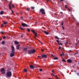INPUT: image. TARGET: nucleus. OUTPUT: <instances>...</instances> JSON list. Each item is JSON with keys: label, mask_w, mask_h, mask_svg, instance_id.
Returning a JSON list of instances; mask_svg holds the SVG:
<instances>
[{"label": "nucleus", "mask_w": 79, "mask_h": 79, "mask_svg": "<svg viewBox=\"0 0 79 79\" xmlns=\"http://www.w3.org/2000/svg\"><path fill=\"white\" fill-rule=\"evenodd\" d=\"M12 53H10V56L11 57H13L15 56V48L13 46H12V51H11Z\"/></svg>", "instance_id": "1"}, {"label": "nucleus", "mask_w": 79, "mask_h": 79, "mask_svg": "<svg viewBox=\"0 0 79 79\" xmlns=\"http://www.w3.org/2000/svg\"><path fill=\"white\" fill-rule=\"evenodd\" d=\"M35 49H33L29 50L28 51V53L29 54H33L35 53Z\"/></svg>", "instance_id": "2"}, {"label": "nucleus", "mask_w": 79, "mask_h": 79, "mask_svg": "<svg viewBox=\"0 0 79 79\" xmlns=\"http://www.w3.org/2000/svg\"><path fill=\"white\" fill-rule=\"evenodd\" d=\"M12 76L11 72L10 71H9L7 72V77H11Z\"/></svg>", "instance_id": "3"}, {"label": "nucleus", "mask_w": 79, "mask_h": 79, "mask_svg": "<svg viewBox=\"0 0 79 79\" xmlns=\"http://www.w3.org/2000/svg\"><path fill=\"white\" fill-rule=\"evenodd\" d=\"M40 13H42V14L43 15H45L46 13L45 12V10L44 9H41L40 10Z\"/></svg>", "instance_id": "4"}, {"label": "nucleus", "mask_w": 79, "mask_h": 79, "mask_svg": "<svg viewBox=\"0 0 79 79\" xmlns=\"http://www.w3.org/2000/svg\"><path fill=\"white\" fill-rule=\"evenodd\" d=\"M31 31L34 34H35V37H34V38L35 39H36V37L37 36V33H36L35 31L32 30Z\"/></svg>", "instance_id": "5"}, {"label": "nucleus", "mask_w": 79, "mask_h": 79, "mask_svg": "<svg viewBox=\"0 0 79 79\" xmlns=\"http://www.w3.org/2000/svg\"><path fill=\"white\" fill-rule=\"evenodd\" d=\"M1 72L3 74H4L5 73V69L4 68L1 69Z\"/></svg>", "instance_id": "6"}, {"label": "nucleus", "mask_w": 79, "mask_h": 79, "mask_svg": "<svg viewBox=\"0 0 79 79\" xmlns=\"http://www.w3.org/2000/svg\"><path fill=\"white\" fill-rule=\"evenodd\" d=\"M11 2H10V3L9 4V9H10V10H11V11L12 12V13H14V11H13L12 10V9H11V6H10V5H11Z\"/></svg>", "instance_id": "7"}, {"label": "nucleus", "mask_w": 79, "mask_h": 79, "mask_svg": "<svg viewBox=\"0 0 79 79\" xmlns=\"http://www.w3.org/2000/svg\"><path fill=\"white\" fill-rule=\"evenodd\" d=\"M41 58H46L47 57V56L46 55H41Z\"/></svg>", "instance_id": "8"}, {"label": "nucleus", "mask_w": 79, "mask_h": 79, "mask_svg": "<svg viewBox=\"0 0 79 79\" xmlns=\"http://www.w3.org/2000/svg\"><path fill=\"white\" fill-rule=\"evenodd\" d=\"M22 25L23 27H27L28 25L26 23H22Z\"/></svg>", "instance_id": "9"}, {"label": "nucleus", "mask_w": 79, "mask_h": 79, "mask_svg": "<svg viewBox=\"0 0 79 79\" xmlns=\"http://www.w3.org/2000/svg\"><path fill=\"white\" fill-rule=\"evenodd\" d=\"M30 68L31 69H34L35 67L33 65H30Z\"/></svg>", "instance_id": "10"}, {"label": "nucleus", "mask_w": 79, "mask_h": 79, "mask_svg": "<svg viewBox=\"0 0 79 79\" xmlns=\"http://www.w3.org/2000/svg\"><path fill=\"white\" fill-rule=\"evenodd\" d=\"M43 32L46 35H48L49 34V32L45 31H44Z\"/></svg>", "instance_id": "11"}, {"label": "nucleus", "mask_w": 79, "mask_h": 79, "mask_svg": "<svg viewBox=\"0 0 79 79\" xmlns=\"http://www.w3.org/2000/svg\"><path fill=\"white\" fill-rule=\"evenodd\" d=\"M67 61L69 63H72V60L70 59H68L67 60Z\"/></svg>", "instance_id": "12"}, {"label": "nucleus", "mask_w": 79, "mask_h": 79, "mask_svg": "<svg viewBox=\"0 0 79 79\" xmlns=\"http://www.w3.org/2000/svg\"><path fill=\"white\" fill-rule=\"evenodd\" d=\"M14 43H15V44L16 45H17V44H19V42L17 41H14Z\"/></svg>", "instance_id": "13"}, {"label": "nucleus", "mask_w": 79, "mask_h": 79, "mask_svg": "<svg viewBox=\"0 0 79 79\" xmlns=\"http://www.w3.org/2000/svg\"><path fill=\"white\" fill-rule=\"evenodd\" d=\"M20 46V44L18 45L17 46V49L19 50V47Z\"/></svg>", "instance_id": "14"}, {"label": "nucleus", "mask_w": 79, "mask_h": 79, "mask_svg": "<svg viewBox=\"0 0 79 79\" xmlns=\"http://www.w3.org/2000/svg\"><path fill=\"white\" fill-rule=\"evenodd\" d=\"M31 9L33 10H34V9H35V7H34L31 6Z\"/></svg>", "instance_id": "15"}, {"label": "nucleus", "mask_w": 79, "mask_h": 79, "mask_svg": "<svg viewBox=\"0 0 79 79\" xmlns=\"http://www.w3.org/2000/svg\"><path fill=\"white\" fill-rule=\"evenodd\" d=\"M4 13V12L3 11H2L1 12V13H0V14L1 15H3Z\"/></svg>", "instance_id": "16"}, {"label": "nucleus", "mask_w": 79, "mask_h": 79, "mask_svg": "<svg viewBox=\"0 0 79 79\" xmlns=\"http://www.w3.org/2000/svg\"><path fill=\"white\" fill-rule=\"evenodd\" d=\"M55 38L56 39L58 40H59V38L57 36H55Z\"/></svg>", "instance_id": "17"}, {"label": "nucleus", "mask_w": 79, "mask_h": 79, "mask_svg": "<svg viewBox=\"0 0 79 79\" xmlns=\"http://www.w3.org/2000/svg\"><path fill=\"white\" fill-rule=\"evenodd\" d=\"M54 59L55 60H58V58L57 57H54Z\"/></svg>", "instance_id": "18"}, {"label": "nucleus", "mask_w": 79, "mask_h": 79, "mask_svg": "<svg viewBox=\"0 0 79 79\" xmlns=\"http://www.w3.org/2000/svg\"><path fill=\"white\" fill-rule=\"evenodd\" d=\"M24 71L26 72H27V70L26 69H24Z\"/></svg>", "instance_id": "19"}, {"label": "nucleus", "mask_w": 79, "mask_h": 79, "mask_svg": "<svg viewBox=\"0 0 79 79\" xmlns=\"http://www.w3.org/2000/svg\"><path fill=\"white\" fill-rule=\"evenodd\" d=\"M60 56H64V54L63 52H62V54H60Z\"/></svg>", "instance_id": "20"}, {"label": "nucleus", "mask_w": 79, "mask_h": 79, "mask_svg": "<svg viewBox=\"0 0 79 79\" xmlns=\"http://www.w3.org/2000/svg\"><path fill=\"white\" fill-rule=\"evenodd\" d=\"M55 76L56 79H59V78L56 75H55Z\"/></svg>", "instance_id": "21"}, {"label": "nucleus", "mask_w": 79, "mask_h": 79, "mask_svg": "<svg viewBox=\"0 0 79 79\" xmlns=\"http://www.w3.org/2000/svg\"><path fill=\"white\" fill-rule=\"evenodd\" d=\"M7 23L6 22H4V24L5 25Z\"/></svg>", "instance_id": "22"}, {"label": "nucleus", "mask_w": 79, "mask_h": 79, "mask_svg": "<svg viewBox=\"0 0 79 79\" xmlns=\"http://www.w3.org/2000/svg\"><path fill=\"white\" fill-rule=\"evenodd\" d=\"M27 50V48H25L23 49V50L25 51H26Z\"/></svg>", "instance_id": "23"}, {"label": "nucleus", "mask_w": 79, "mask_h": 79, "mask_svg": "<svg viewBox=\"0 0 79 79\" xmlns=\"http://www.w3.org/2000/svg\"><path fill=\"white\" fill-rule=\"evenodd\" d=\"M56 42H57L58 44H59V40H56Z\"/></svg>", "instance_id": "24"}, {"label": "nucleus", "mask_w": 79, "mask_h": 79, "mask_svg": "<svg viewBox=\"0 0 79 79\" xmlns=\"http://www.w3.org/2000/svg\"><path fill=\"white\" fill-rule=\"evenodd\" d=\"M27 31L30 32V30L28 28L27 29Z\"/></svg>", "instance_id": "25"}, {"label": "nucleus", "mask_w": 79, "mask_h": 79, "mask_svg": "<svg viewBox=\"0 0 79 79\" xmlns=\"http://www.w3.org/2000/svg\"><path fill=\"white\" fill-rule=\"evenodd\" d=\"M5 44V43L4 41H2V44Z\"/></svg>", "instance_id": "26"}, {"label": "nucleus", "mask_w": 79, "mask_h": 79, "mask_svg": "<svg viewBox=\"0 0 79 79\" xmlns=\"http://www.w3.org/2000/svg\"><path fill=\"white\" fill-rule=\"evenodd\" d=\"M54 71H55V70L54 69H53L52 70V72L53 73H54Z\"/></svg>", "instance_id": "27"}, {"label": "nucleus", "mask_w": 79, "mask_h": 79, "mask_svg": "<svg viewBox=\"0 0 79 79\" xmlns=\"http://www.w3.org/2000/svg\"><path fill=\"white\" fill-rule=\"evenodd\" d=\"M37 58H38V59H39V58L41 59V58H40V56H37Z\"/></svg>", "instance_id": "28"}, {"label": "nucleus", "mask_w": 79, "mask_h": 79, "mask_svg": "<svg viewBox=\"0 0 79 79\" xmlns=\"http://www.w3.org/2000/svg\"><path fill=\"white\" fill-rule=\"evenodd\" d=\"M27 11H29L30 10V8H27Z\"/></svg>", "instance_id": "29"}, {"label": "nucleus", "mask_w": 79, "mask_h": 79, "mask_svg": "<svg viewBox=\"0 0 79 79\" xmlns=\"http://www.w3.org/2000/svg\"><path fill=\"white\" fill-rule=\"evenodd\" d=\"M51 75L52 76H54V74H53V73H51Z\"/></svg>", "instance_id": "30"}, {"label": "nucleus", "mask_w": 79, "mask_h": 79, "mask_svg": "<svg viewBox=\"0 0 79 79\" xmlns=\"http://www.w3.org/2000/svg\"><path fill=\"white\" fill-rule=\"evenodd\" d=\"M59 44L60 45H63V44H61V43H59Z\"/></svg>", "instance_id": "31"}, {"label": "nucleus", "mask_w": 79, "mask_h": 79, "mask_svg": "<svg viewBox=\"0 0 79 79\" xmlns=\"http://www.w3.org/2000/svg\"><path fill=\"white\" fill-rule=\"evenodd\" d=\"M62 61L63 62H65V60H64V59H63V60H62Z\"/></svg>", "instance_id": "32"}, {"label": "nucleus", "mask_w": 79, "mask_h": 79, "mask_svg": "<svg viewBox=\"0 0 79 79\" xmlns=\"http://www.w3.org/2000/svg\"><path fill=\"white\" fill-rule=\"evenodd\" d=\"M6 38V37L5 36H4L3 37V39H5Z\"/></svg>", "instance_id": "33"}, {"label": "nucleus", "mask_w": 79, "mask_h": 79, "mask_svg": "<svg viewBox=\"0 0 79 79\" xmlns=\"http://www.w3.org/2000/svg\"><path fill=\"white\" fill-rule=\"evenodd\" d=\"M39 70L40 71H42V69H40Z\"/></svg>", "instance_id": "34"}, {"label": "nucleus", "mask_w": 79, "mask_h": 79, "mask_svg": "<svg viewBox=\"0 0 79 79\" xmlns=\"http://www.w3.org/2000/svg\"><path fill=\"white\" fill-rule=\"evenodd\" d=\"M51 56H52L53 57H55V56L53 55L52 54H51Z\"/></svg>", "instance_id": "35"}, {"label": "nucleus", "mask_w": 79, "mask_h": 79, "mask_svg": "<svg viewBox=\"0 0 79 79\" xmlns=\"http://www.w3.org/2000/svg\"><path fill=\"white\" fill-rule=\"evenodd\" d=\"M24 35L23 34H22V35H21V38H22Z\"/></svg>", "instance_id": "36"}, {"label": "nucleus", "mask_w": 79, "mask_h": 79, "mask_svg": "<svg viewBox=\"0 0 79 79\" xmlns=\"http://www.w3.org/2000/svg\"><path fill=\"white\" fill-rule=\"evenodd\" d=\"M20 29L22 30H24V29L22 27H20Z\"/></svg>", "instance_id": "37"}, {"label": "nucleus", "mask_w": 79, "mask_h": 79, "mask_svg": "<svg viewBox=\"0 0 79 79\" xmlns=\"http://www.w3.org/2000/svg\"><path fill=\"white\" fill-rule=\"evenodd\" d=\"M68 10H69V12H70L71 11V10L70 9H68Z\"/></svg>", "instance_id": "38"}, {"label": "nucleus", "mask_w": 79, "mask_h": 79, "mask_svg": "<svg viewBox=\"0 0 79 79\" xmlns=\"http://www.w3.org/2000/svg\"><path fill=\"white\" fill-rule=\"evenodd\" d=\"M63 25H64V23L63 22H62L61 23V25L63 26Z\"/></svg>", "instance_id": "39"}, {"label": "nucleus", "mask_w": 79, "mask_h": 79, "mask_svg": "<svg viewBox=\"0 0 79 79\" xmlns=\"http://www.w3.org/2000/svg\"><path fill=\"white\" fill-rule=\"evenodd\" d=\"M12 8H14V5H12Z\"/></svg>", "instance_id": "40"}, {"label": "nucleus", "mask_w": 79, "mask_h": 79, "mask_svg": "<svg viewBox=\"0 0 79 79\" xmlns=\"http://www.w3.org/2000/svg\"><path fill=\"white\" fill-rule=\"evenodd\" d=\"M20 19H21L23 20V17H21L20 18Z\"/></svg>", "instance_id": "41"}, {"label": "nucleus", "mask_w": 79, "mask_h": 79, "mask_svg": "<svg viewBox=\"0 0 79 79\" xmlns=\"http://www.w3.org/2000/svg\"><path fill=\"white\" fill-rule=\"evenodd\" d=\"M61 48V47L60 46H59V49L60 50Z\"/></svg>", "instance_id": "42"}, {"label": "nucleus", "mask_w": 79, "mask_h": 79, "mask_svg": "<svg viewBox=\"0 0 79 79\" xmlns=\"http://www.w3.org/2000/svg\"><path fill=\"white\" fill-rule=\"evenodd\" d=\"M1 33L2 34H3L4 32L3 31H1Z\"/></svg>", "instance_id": "43"}, {"label": "nucleus", "mask_w": 79, "mask_h": 79, "mask_svg": "<svg viewBox=\"0 0 79 79\" xmlns=\"http://www.w3.org/2000/svg\"><path fill=\"white\" fill-rule=\"evenodd\" d=\"M3 26V24H2L1 25V27H2Z\"/></svg>", "instance_id": "44"}, {"label": "nucleus", "mask_w": 79, "mask_h": 79, "mask_svg": "<svg viewBox=\"0 0 79 79\" xmlns=\"http://www.w3.org/2000/svg\"><path fill=\"white\" fill-rule=\"evenodd\" d=\"M76 73L77 74V75L78 76H79V73Z\"/></svg>", "instance_id": "45"}, {"label": "nucleus", "mask_w": 79, "mask_h": 79, "mask_svg": "<svg viewBox=\"0 0 79 79\" xmlns=\"http://www.w3.org/2000/svg\"><path fill=\"white\" fill-rule=\"evenodd\" d=\"M65 8H68V7L67 6V5H65Z\"/></svg>", "instance_id": "46"}, {"label": "nucleus", "mask_w": 79, "mask_h": 79, "mask_svg": "<svg viewBox=\"0 0 79 79\" xmlns=\"http://www.w3.org/2000/svg\"><path fill=\"white\" fill-rule=\"evenodd\" d=\"M41 51H44V50L41 49Z\"/></svg>", "instance_id": "47"}, {"label": "nucleus", "mask_w": 79, "mask_h": 79, "mask_svg": "<svg viewBox=\"0 0 79 79\" xmlns=\"http://www.w3.org/2000/svg\"><path fill=\"white\" fill-rule=\"evenodd\" d=\"M40 43L41 44H43L41 42V41H39Z\"/></svg>", "instance_id": "48"}, {"label": "nucleus", "mask_w": 79, "mask_h": 79, "mask_svg": "<svg viewBox=\"0 0 79 79\" xmlns=\"http://www.w3.org/2000/svg\"><path fill=\"white\" fill-rule=\"evenodd\" d=\"M62 28L63 30H64V27L63 26H62Z\"/></svg>", "instance_id": "49"}, {"label": "nucleus", "mask_w": 79, "mask_h": 79, "mask_svg": "<svg viewBox=\"0 0 79 79\" xmlns=\"http://www.w3.org/2000/svg\"><path fill=\"white\" fill-rule=\"evenodd\" d=\"M66 44H68V41H66Z\"/></svg>", "instance_id": "50"}, {"label": "nucleus", "mask_w": 79, "mask_h": 79, "mask_svg": "<svg viewBox=\"0 0 79 79\" xmlns=\"http://www.w3.org/2000/svg\"><path fill=\"white\" fill-rule=\"evenodd\" d=\"M31 17H29V19H31Z\"/></svg>", "instance_id": "51"}, {"label": "nucleus", "mask_w": 79, "mask_h": 79, "mask_svg": "<svg viewBox=\"0 0 79 79\" xmlns=\"http://www.w3.org/2000/svg\"><path fill=\"white\" fill-rule=\"evenodd\" d=\"M16 15H19V14L18 13H16Z\"/></svg>", "instance_id": "52"}, {"label": "nucleus", "mask_w": 79, "mask_h": 79, "mask_svg": "<svg viewBox=\"0 0 79 79\" xmlns=\"http://www.w3.org/2000/svg\"><path fill=\"white\" fill-rule=\"evenodd\" d=\"M77 53H78V52H76V53H75V54H77Z\"/></svg>", "instance_id": "53"}, {"label": "nucleus", "mask_w": 79, "mask_h": 79, "mask_svg": "<svg viewBox=\"0 0 79 79\" xmlns=\"http://www.w3.org/2000/svg\"><path fill=\"white\" fill-rule=\"evenodd\" d=\"M62 48L63 49V50L64 49V48Z\"/></svg>", "instance_id": "54"}, {"label": "nucleus", "mask_w": 79, "mask_h": 79, "mask_svg": "<svg viewBox=\"0 0 79 79\" xmlns=\"http://www.w3.org/2000/svg\"><path fill=\"white\" fill-rule=\"evenodd\" d=\"M47 2H49V0H47Z\"/></svg>", "instance_id": "55"}, {"label": "nucleus", "mask_w": 79, "mask_h": 79, "mask_svg": "<svg viewBox=\"0 0 79 79\" xmlns=\"http://www.w3.org/2000/svg\"><path fill=\"white\" fill-rule=\"evenodd\" d=\"M49 1H50L51 2H52V1L51 0H49Z\"/></svg>", "instance_id": "56"}, {"label": "nucleus", "mask_w": 79, "mask_h": 79, "mask_svg": "<svg viewBox=\"0 0 79 79\" xmlns=\"http://www.w3.org/2000/svg\"><path fill=\"white\" fill-rule=\"evenodd\" d=\"M20 6H22V4H20Z\"/></svg>", "instance_id": "57"}, {"label": "nucleus", "mask_w": 79, "mask_h": 79, "mask_svg": "<svg viewBox=\"0 0 79 79\" xmlns=\"http://www.w3.org/2000/svg\"><path fill=\"white\" fill-rule=\"evenodd\" d=\"M60 1H63V0H60Z\"/></svg>", "instance_id": "58"}, {"label": "nucleus", "mask_w": 79, "mask_h": 79, "mask_svg": "<svg viewBox=\"0 0 79 79\" xmlns=\"http://www.w3.org/2000/svg\"><path fill=\"white\" fill-rule=\"evenodd\" d=\"M69 51L70 52H72V50H70Z\"/></svg>", "instance_id": "59"}, {"label": "nucleus", "mask_w": 79, "mask_h": 79, "mask_svg": "<svg viewBox=\"0 0 79 79\" xmlns=\"http://www.w3.org/2000/svg\"><path fill=\"white\" fill-rule=\"evenodd\" d=\"M78 64L79 65V62H78Z\"/></svg>", "instance_id": "60"}, {"label": "nucleus", "mask_w": 79, "mask_h": 79, "mask_svg": "<svg viewBox=\"0 0 79 79\" xmlns=\"http://www.w3.org/2000/svg\"><path fill=\"white\" fill-rule=\"evenodd\" d=\"M6 25H5V27H6Z\"/></svg>", "instance_id": "61"}, {"label": "nucleus", "mask_w": 79, "mask_h": 79, "mask_svg": "<svg viewBox=\"0 0 79 79\" xmlns=\"http://www.w3.org/2000/svg\"><path fill=\"white\" fill-rule=\"evenodd\" d=\"M48 79H51V78H48Z\"/></svg>", "instance_id": "62"}, {"label": "nucleus", "mask_w": 79, "mask_h": 79, "mask_svg": "<svg viewBox=\"0 0 79 79\" xmlns=\"http://www.w3.org/2000/svg\"><path fill=\"white\" fill-rule=\"evenodd\" d=\"M78 44H79V41H78Z\"/></svg>", "instance_id": "63"}, {"label": "nucleus", "mask_w": 79, "mask_h": 79, "mask_svg": "<svg viewBox=\"0 0 79 79\" xmlns=\"http://www.w3.org/2000/svg\"><path fill=\"white\" fill-rule=\"evenodd\" d=\"M78 25H79V23H78Z\"/></svg>", "instance_id": "64"}]
</instances>
